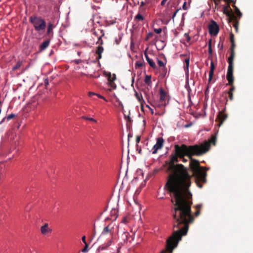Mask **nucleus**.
I'll return each instance as SVG.
<instances>
[{"mask_svg":"<svg viewBox=\"0 0 253 253\" xmlns=\"http://www.w3.org/2000/svg\"><path fill=\"white\" fill-rule=\"evenodd\" d=\"M188 148L189 146L184 144L174 145L175 154L170 156L168 169L171 173L165 185L172 197L173 211L179 215L183 213H192V194L189 189L192 183L191 175L187 168L182 164H175L178 162V158L186 156Z\"/></svg>","mask_w":253,"mask_h":253,"instance_id":"1","label":"nucleus"},{"mask_svg":"<svg viewBox=\"0 0 253 253\" xmlns=\"http://www.w3.org/2000/svg\"><path fill=\"white\" fill-rule=\"evenodd\" d=\"M216 142V136L213 135L208 141H205L199 144L189 146L188 154L186 155V156L190 160L189 167L193 173L192 175L190 174L191 178L194 176L197 179L202 180L203 182H206L207 174V172L203 170L204 168L201 167L199 162L193 159L192 157L193 156H200L205 154L209 151L211 145L212 144L215 145Z\"/></svg>","mask_w":253,"mask_h":253,"instance_id":"2","label":"nucleus"},{"mask_svg":"<svg viewBox=\"0 0 253 253\" xmlns=\"http://www.w3.org/2000/svg\"><path fill=\"white\" fill-rule=\"evenodd\" d=\"M173 211L172 217L174 220L173 225V233L167 240L166 248L160 253H172L173 250L177 247L178 243L181 240L183 236L187 234L189 230V224L193 223L194 217L192 213H182L180 215H176Z\"/></svg>","mask_w":253,"mask_h":253,"instance_id":"3","label":"nucleus"},{"mask_svg":"<svg viewBox=\"0 0 253 253\" xmlns=\"http://www.w3.org/2000/svg\"><path fill=\"white\" fill-rule=\"evenodd\" d=\"M29 21L33 25L35 30L37 32L44 31L46 28V22L41 17L31 16Z\"/></svg>","mask_w":253,"mask_h":253,"instance_id":"4","label":"nucleus"},{"mask_svg":"<svg viewBox=\"0 0 253 253\" xmlns=\"http://www.w3.org/2000/svg\"><path fill=\"white\" fill-rule=\"evenodd\" d=\"M233 61L234 60H231V59L230 60H228L229 65L228 67L226 78L228 81L229 85H232L234 83V78L233 76Z\"/></svg>","mask_w":253,"mask_h":253,"instance_id":"5","label":"nucleus"},{"mask_svg":"<svg viewBox=\"0 0 253 253\" xmlns=\"http://www.w3.org/2000/svg\"><path fill=\"white\" fill-rule=\"evenodd\" d=\"M105 76L107 78L108 84L111 87L108 89V90L111 91L113 89H116L117 85L114 82L116 80V75L115 74H112L110 72H108L105 73Z\"/></svg>","mask_w":253,"mask_h":253,"instance_id":"6","label":"nucleus"},{"mask_svg":"<svg viewBox=\"0 0 253 253\" xmlns=\"http://www.w3.org/2000/svg\"><path fill=\"white\" fill-rule=\"evenodd\" d=\"M219 31L218 24L214 20H212L209 25V31L211 35L216 36Z\"/></svg>","mask_w":253,"mask_h":253,"instance_id":"7","label":"nucleus"},{"mask_svg":"<svg viewBox=\"0 0 253 253\" xmlns=\"http://www.w3.org/2000/svg\"><path fill=\"white\" fill-rule=\"evenodd\" d=\"M164 140L162 137H159L157 139V142L152 148V154H155L157 153L158 150L162 149L163 146Z\"/></svg>","mask_w":253,"mask_h":253,"instance_id":"8","label":"nucleus"},{"mask_svg":"<svg viewBox=\"0 0 253 253\" xmlns=\"http://www.w3.org/2000/svg\"><path fill=\"white\" fill-rule=\"evenodd\" d=\"M227 118V115L224 113V110L219 111L215 119L216 122H218L217 126H220Z\"/></svg>","mask_w":253,"mask_h":253,"instance_id":"9","label":"nucleus"},{"mask_svg":"<svg viewBox=\"0 0 253 253\" xmlns=\"http://www.w3.org/2000/svg\"><path fill=\"white\" fill-rule=\"evenodd\" d=\"M223 12L229 17L231 18H236V16L233 14L232 9L230 8L229 4H228L227 6H223Z\"/></svg>","mask_w":253,"mask_h":253,"instance_id":"10","label":"nucleus"},{"mask_svg":"<svg viewBox=\"0 0 253 253\" xmlns=\"http://www.w3.org/2000/svg\"><path fill=\"white\" fill-rule=\"evenodd\" d=\"M41 232L42 235H46L47 234L51 233L52 230L48 227V224L46 223L41 227Z\"/></svg>","mask_w":253,"mask_h":253,"instance_id":"11","label":"nucleus"},{"mask_svg":"<svg viewBox=\"0 0 253 253\" xmlns=\"http://www.w3.org/2000/svg\"><path fill=\"white\" fill-rule=\"evenodd\" d=\"M93 34L97 37L98 36V41L97 42V43L100 42V44L102 45L103 44V42L102 40V37L104 35V33L103 32V31L98 30L97 31H94L93 32Z\"/></svg>","mask_w":253,"mask_h":253,"instance_id":"12","label":"nucleus"},{"mask_svg":"<svg viewBox=\"0 0 253 253\" xmlns=\"http://www.w3.org/2000/svg\"><path fill=\"white\" fill-rule=\"evenodd\" d=\"M236 45L235 42L231 43V45L230 48V56L228 58V60H234L235 55V48Z\"/></svg>","mask_w":253,"mask_h":253,"instance_id":"13","label":"nucleus"},{"mask_svg":"<svg viewBox=\"0 0 253 253\" xmlns=\"http://www.w3.org/2000/svg\"><path fill=\"white\" fill-rule=\"evenodd\" d=\"M104 51V48L102 46V45L98 46L97 47V49L96 50V54H97V57H96V60H99L102 58V53Z\"/></svg>","mask_w":253,"mask_h":253,"instance_id":"14","label":"nucleus"},{"mask_svg":"<svg viewBox=\"0 0 253 253\" xmlns=\"http://www.w3.org/2000/svg\"><path fill=\"white\" fill-rule=\"evenodd\" d=\"M112 241L110 240L108 241L106 243H105L101 246H100L97 250L98 251H102L106 250L112 244Z\"/></svg>","mask_w":253,"mask_h":253,"instance_id":"15","label":"nucleus"},{"mask_svg":"<svg viewBox=\"0 0 253 253\" xmlns=\"http://www.w3.org/2000/svg\"><path fill=\"white\" fill-rule=\"evenodd\" d=\"M50 40H47L43 42L40 45V51H42L45 49L49 45Z\"/></svg>","mask_w":253,"mask_h":253,"instance_id":"16","label":"nucleus"},{"mask_svg":"<svg viewBox=\"0 0 253 253\" xmlns=\"http://www.w3.org/2000/svg\"><path fill=\"white\" fill-rule=\"evenodd\" d=\"M214 66L213 62L212 61L211 63L210 66V71L209 73V82H210L212 79V78L213 76L214 70Z\"/></svg>","mask_w":253,"mask_h":253,"instance_id":"17","label":"nucleus"},{"mask_svg":"<svg viewBox=\"0 0 253 253\" xmlns=\"http://www.w3.org/2000/svg\"><path fill=\"white\" fill-rule=\"evenodd\" d=\"M54 28L53 25L51 23H49L48 24L47 26V30L46 34L48 36H52L53 35V29Z\"/></svg>","mask_w":253,"mask_h":253,"instance_id":"18","label":"nucleus"},{"mask_svg":"<svg viewBox=\"0 0 253 253\" xmlns=\"http://www.w3.org/2000/svg\"><path fill=\"white\" fill-rule=\"evenodd\" d=\"M16 115L14 114H11L5 117H4L2 120L0 122V125L2 124L3 123H4L5 121H8L10 120L11 119L14 118Z\"/></svg>","mask_w":253,"mask_h":253,"instance_id":"19","label":"nucleus"},{"mask_svg":"<svg viewBox=\"0 0 253 253\" xmlns=\"http://www.w3.org/2000/svg\"><path fill=\"white\" fill-rule=\"evenodd\" d=\"M184 62L186 64L185 67H184V71L186 73V74L188 76L189 75V62H190V57H188L185 59Z\"/></svg>","mask_w":253,"mask_h":253,"instance_id":"20","label":"nucleus"},{"mask_svg":"<svg viewBox=\"0 0 253 253\" xmlns=\"http://www.w3.org/2000/svg\"><path fill=\"white\" fill-rule=\"evenodd\" d=\"M233 7L235 9L236 14L238 15L239 18H240L242 15V13L240 11L239 9L235 5V2L232 5Z\"/></svg>","mask_w":253,"mask_h":253,"instance_id":"21","label":"nucleus"},{"mask_svg":"<svg viewBox=\"0 0 253 253\" xmlns=\"http://www.w3.org/2000/svg\"><path fill=\"white\" fill-rule=\"evenodd\" d=\"M135 96L136 97V98L137 99V100L139 101V102L142 105V102H144V100H143V99L142 98V95L141 94H139L138 92L135 91Z\"/></svg>","mask_w":253,"mask_h":253,"instance_id":"22","label":"nucleus"},{"mask_svg":"<svg viewBox=\"0 0 253 253\" xmlns=\"http://www.w3.org/2000/svg\"><path fill=\"white\" fill-rule=\"evenodd\" d=\"M139 12L134 17V21H143L144 19V17Z\"/></svg>","mask_w":253,"mask_h":253,"instance_id":"23","label":"nucleus"},{"mask_svg":"<svg viewBox=\"0 0 253 253\" xmlns=\"http://www.w3.org/2000/svg\"><path fill=\"white\" fill-rule=\"evenodd\" d=\"M166 94L165 91L163 89H161L160 90V100L164 101L166 99Z\"/></svg>","mask_w":253,"mask_h":253,"instance_id":"24","label":"nucleus"},{"mask_svg":"<svg viewBox=\"0 0 253 253\" xmlns=\"http://www.w3.org/2000/svg\"><path fill=\"white\" fill-rule=\"evenodd\" d=\"M149 65L153 69L156 68L157 66L154 62V61L152 59H150L147 61Z\"/></svg>","mask_w":253,"mask_h":253,"instance_id":"25","label":"nucleus"},{"mask_svg":"<svg viewBox=\"0 0 253 253\" xmlns=\"http://www.w3.org/2000/svg\"><path fill=\"white\" fill-rule=\"evenodd\" d=\"M111 230H112L111 229H110L109 226L108 225L104 228V229L102 232V235H105L107 233H110V232H111Z\"/></svg>","mask_w":253,"mask_h":253,"instance_id":"26","label":"nucleus"},{"mask_svg":"<svg viewBox=\"0 0 253 253\" xmlns=\"http://www.w3.org/2000/svg\"><path fill=\"white\" fill-rule=\"evenodd\" d=\"M145 3L144 1H141L140 3V5L139 7V12H143L145 10V8H144V6L145 5Z\"/></svg>","mask_w":253,"mask_h":253,"instance_id":"27","label":"nucleus"},{"mask_svg":"<svg viewBox=\"0 0 253 253\" xmlns=\"http://www.w3.org/2000/svg\"><path fill=\"white\" fill-rule=\"evenodd\" d=\"M22 65V62L18 61L16 63L15 65L13 67V70H16L19 69Z\"/></svg>","mask_w":253,"mask_h":253,"instance_id":"28","label":"nucleus"},{"mask_svg":"<svg viewBox=\"0 0 253 253\" xmlns=\"http://www.w3.org/2000/svg\"><path fill=\"white\" fill-rule=\"evenodd\" d=\"M151 77L149 76H146L145 78V83L149 85L151 84Z\"/></svg>","mask_w":253,"mask_h":253,"instance_id":"29","label":"nucleus"},{"mask_svg":"<svg viewBox=\"0 0 253 253\" xmlns=\"http://www.w3.org/2000/svg\"><path fill=\"white\" fill-rule=\"evenodd\" d=\"M232 19L235 20V23L233 24V26L235 28L236 32H237V31H238V24H239V22L237 20V18L236 17V18H232Z\"/></svg>","mask_w":253,"mask_h":253,"instance_id":"30","label":"nucleus"},{"mask_svg":"<svg viewBox=\"0 0 253 253\" xmlns=\"http://www.w3.org/2000/svg\"><path fill=\"white\" fill-rule=\"evenodd\" d=\"M84 247L82 249V251L83 253H86L88 251V245L87 244H85Z\"/></svg>","mask_w":253,"mask_h":253,"instance_id":"31","label":"nucleus"},{"mask_svg":"<svg viewBox=\"0 0 253 253\" xmlns=\"http://www.w3.org/2000/svg\"><path fill=\"white\" fill-rule=\"evenodd\" d=\"M144 63L141 61H137L135 63L136 67H142L143 66Z\"/></svg>","mask_w":253,"mask_h":253,"instance_id":"32","label":"nucleus"},{"mask_svg":"<svg viewBox=\"0 0 253 253\" xmlns=\"http://www.w3.org/2000/svg\"><path fill=\"white\" fill-rule=\"evenodd\" d=\"M82 118L86 120H89V121H93L94 122H96V120L92 118H89V117H85V116H83Z\"/></svg>","mask_w":253,"mask_h":253,"instance_id":"33","label":"nucleus"},{"mask_svg":"<svg viewBox=\"0 0 253 253\" xmlns=\"http://www.w3.org/2000/svg\"><path fill=\"white\" fill-rule=\"evenodd\" d=\"M230 41L231 43L235 42L234 36L232 33H230Z\"/></svg>","mask_w":253,"mask_h":253,"instance_id":"34","label":"nucleus"},{"mask_svg":"<svg viewBox=\"0 0 253 253\" xmlns=\"http://www.w3.org/2000/svg\"><path fill=\"white\" fill-rule=\"evenodd\" d=\"M195 179H196V182L197 186L199 187V188H202L203 187V186L200 183V182H202L203 183H204V182L202 180H199L197 179L196 178H195Z\"/></svg>","mask_w":253,"mask_h":253,"instance_id":"35","label":"nucleus"},{"mask_svg":"<svg viewBox=\"0 0 253 253\" xmlns=\"http://www.w3.org/2000/svg\"><path fill=\"white\" fill-rule=\"evenodd\" d=\"M158 64L160 67H164L166 63H164L163 61L161 60H158Z\"/></svg>","mask_w":253,"mask_h":253,"instance_id":"36","label":"nucleus"},{"mask_svg":"<svg viewBox=\"0 0 253 253\" xmlns=\"http://www.w3.org/2000/svg\"><path fill=\"white\" fill-rule=\"evenodd\" d=\"M184 36H185V38H186V41H187V42H190V39H190V36H189L188 34V33H185V34H184Z\"/></svg>","mask_w":253,"mask_h":253,"instance_id":"37","label":"nucleus"},{"mask_svg":"<svg viewBox=\"0 0 253 253\" xmlns=\"http://www.w3.org/2000/svg\"><path fill=\"white\" fill-rule=\"evenodd\" d=\"M230 85L231 86V87L230 88L229 91L228 92H232V93H233V92L235 90V87H234V86L233 85V84H232V85Z\"/></svg>","mask_w":253,"mask_h":253,"instance_id":"38","label":"nucleus"},{"mask_svg":"<svg viewBox=\"0 0 253 253\" xmlns=\"http://www.w3.org/2000/svg\"><path fill=\"white\" fill-rule=\"evenodd\" d=\"M229 95V98L230 100H232L233 99V94L232 92H228Z\"/></svg>","mask_w":253,"mask_h":253,"instance_id":"39","label":"nucleus"},{"mask_svg":"<svg viewBox=\"0 0 253 253\" xmlns=\"http://www.w3.org/2000/svg\"><path fill=\"white\" fill-rule=\"evenodd\" d=\"M147 48L144 51V56H145V57L146 58V60L148 61V60H149L150 58L148 56V54H147Z\"/></svg>","mask_w":253,"mask_h":253,"instance_id":"40","label":"nucleus"},{"mask_svg":"<svg viewBox=\"0 0 253 253\" xmlns=\"http://www.w3.org/2000/svg\"><path fill=\"white\" fill-rule=\"evenodd\" d=\"M154 31L157 34H160L162 32V29L161 28L155 29L154 30Z\"/></svg>","mask_w":253,"mask_h":253,"instance_id":"41","label":"nucleus"},{"mask_svg":"<svg viewBox=\"0 0 253 253\" xmlns=\"http://www.w3.org/2000/svg\"><path fill=\"white\" fill-rule=\"evenodd\" d=\"M213 0V2L216 6L218 5L221 1V0Z\"/></svg>","mask_w":253,"mask_h":253,"instance_id":"42","label":"nucleus"},{"mask_svg":"<svg viewBox=\"0 0 253 253\" xmlns=\"http://www.w3.org/2000/svg\"><path fill=\"white\" fill-rule=\"evenodd\" d=\"M140 136L138 135L136 136V144H138V143L140 142Z\"/></svg>","mask_w":253,"mask_h":253,"instance_id":"43","label":"nucleus"},{"mask_svg":"<svg viewBox=\"0 0 253 253\" xmlns=\"http://www.w3.org/2000/svg\"><path fill=\"white\" fill-rule=\"evenodd\" d=\"M136 146H137V151L138 152V153L141 154V149L140 148H139L138 147V144H136Z\"/></svg>","mask_w":253,"mask_h":253,"instance_id":"44","label":"nucleus"},{"mask_svg":"<svg viewBox=\"0 0 253 253\" xmlns=\"http://www.w3.org/2000/svg\"><path fill=\"white\" fill-rule=\"evenodd\" d=\"M153 33H149L147 34V37H146V40H148V39H149L150 37H151L152 36H153Z\"/></svg>","mask_w":253,"mask_h":253,"instance_id":"45","label":"nucleus"},{"mask_svg":"<svg viewBox=\"0 0 253 253\" xmlns=\"http://www.w3.org/2000/svg\"><path fill=\"white\" fill-rule=\"evenodd\" d=\"M208 52H209V55L210 56H211L212 54V50L211 47H210V48H208Z\"/></svg>","mask_w":253,"mask_h":253,"instance_id":"46","label":"nucleus"},{"mask_svg":"<svg viewBox=\"0 0 253 253\" xmlns=\"http://www.w3.org/2000/svg\"><path fill=\"white\" fill-rule=\"evenodd\" d=\"M86 237L85 236H84L82 237V241L83 242V243L85 244H87L86 242Z\"/></svg>","mask_w":253,"mask_h":253,"instance_id":"47","label":"nucleus"},{"mask_svg":"<svg viewBox=\"0 0 253 253\" xmlns=\"http://www.w3.org/2000/svg\"><path fill=\"white\" fill-rule=\"evenodd\" d=\"M201 207H202V205L199 204V205H197L196 206V209L197 210L200 211Z\"/></svg>","mask_w":253,"mask_h":253,"instance_id":"48","label":"nucleus"},{"mask_svg":"<svg viewBox=\"0 0 253 253\" xmlns=\"http://www.w3.org/2000/svg\"><path fill=\"white\" fill-rule=\"evenodd\" d=\"M96 94H97L96 93H95L93 92H89L88 93V95L89 97H92L93 95H96Z\"/></svg>","mask_w":253,"mask_h":253,"instance_id":"49","label":"nucleus"},{"mask_svg":"<svg viewBox=\"0 0 253 253\" xmlns=\"http://www.w3.org/2000/svg\"><path fill=\"white\" fill-rule=\"evenodd\" d=\"M182 8L184 10H187V6H186V2H184V3H183V4L182 5Z\"/></svg>","mask_w":253,"mask_h":253,"instance_id":"50","label":"nucleus"},{"mask_svg":"<svg viewBox=\"0 0 253 253\" xmlns=\"http://www.w3.org/2000/svg\"><path fill=\"white\" fill-rule=\"evenodd\" d=\"M200 211H199V210H197V211L195 213V215L196 216H198V215H200Z\"/></svg>","mask_w":253,"mask_h":253,"instance_id":"51","label":"nucleus"},{"mask_svg":"<svg viewBox=\"0 0 253 253\" xmlns=\"http://www.w3.org/2000/svg\"><path fill=\"white\" fill-rule=\"evenodd\" d=\"M168 0H162V1H161V5H162V6H164L166 4V1H167Z\"/></svg>","mask_w":253,"mask_h":253,"instance_id":"52","label":"nucleus"},{"mask_svg":"<svg viewBox=\"0 0 253 253\" xmlns=\"http://www.w3.org/2000/svg\"><path fill=\"white\" fill-rule=\"evenodd\" d=\"M210 47H211V40H209L208 42V48H210Z\"/></svg>","mask_w":253,"mask_h":253,"instance_id":"53","label":"nucleus"},{"mask_svg":"<svg viewBox=\"0 0 253 253\" xmlns=\"http://www.w3.org/2000/svg\"><path fill=\"white\" fill-rule=\"evenodd\" d=\"M179 9H177L175 12L174 13H173V15H172V18L173 19L174 18V17L176 16L177 13L178 12V11H179Z\"/></svg>","mask_w":253,"mask_h":253,"instance_id":"54","label":"nucleus"},{"mask_svg":"<svg viewBox=\"0 0 253 253\" xmlns=\"http://www.w3.org/2000/svg\"><path fill=\"white\" fill-rule=\"evenodd\" d=\"M114 96L117 99V101H119V105L123 106V104L122 103V102L119 100V99L116 97V96L115 95H114Z\"/></svg>","mask_w":253,"mask_h":253,"instance_id":"55","label":"nucleus"},{"mask_svg":"<svg viewBox=\"0 0 253 253\" xmlns=\"http://www.w3.org/2000/svg\"><path fill=\"white\" fill-rule=\"evenodd\" d=\"M182 160V162L185 163L187 161V160L184 158V157H183V158H179Z\"/></svg>","mask_w":253,"mask_h":253,"instance_id":"56","label":"nucleus"},{"mask_svg":"<svg viewBox=\"0 0 253 253\" xmlns=\"http://www.w3.org/2000/svg\"><path fill=\"white\" fill-rule=\"evenodd\" d=\"M81 61H82V60L81 59H77V60H75V62L77 64L80 63L81 62Z\"/></svg>","mask_w":253,"mask_h":253,"instance_id":"57","label":"nucleus"},{"mask_svg":"<svg viewBox=\"0 0 253 253\" xmlns=\"http://www.w3.org/2000/svg\"><path fill=\"white\" fill-rule=\"evenodd\" d=\"M225 1L227 2V3H230V2H233L234 3V2H235L234 0H224Z\"/></svg>","mask_w":253,"mask_h":253,"instance_id":"58","label":"nucleus"},{"mask_svg":"<svg viewBox=\"0 0 253 253\" xmlns=\"http://www.w3.org/2000/svg\"><path fill=\"white\" fill-rule=\"evenodd\" d=\"M44 84L46 86L48 84V79H46L45 80H44Z\"/></svg>","mask_w":253,"mask_h":253,"instance_id":"59","label":"nucleus"},{"mask_svg":"<svg viewBox=\"0 0 253 253\" xmlns=\"http://www.w3.org/2000/svg\"><path fill=\"white\" fill-rule=\"evenodd\" d=\"M96 96H97L99 98H102V99L105 100V98L103 96H102L101 95H100V94H97Z\"/></svg>","mask_w":253,"mask_h":253,"instance_id":"60","label":"nucleus"},{"mask_svg":"<svg viewBox=\"0 0 253 253\" xmlns=\"http://www.w3.org/2000/svg\"><path fill=\"white\" fill-rule=\"evenodd\" d=\"M204 168L203 169V170L204 171H205L206 172V171L209 169V168H206L205 167H204Z\"/></svg>","mask_w":253,"mask_h":253,"instance_id":"61","label":"nucleus"},{"mask_svg":"<svg viewBox=\"0 0 253 253\" xmlns=\"http://www.w3.org/2000/svg\"><path fill=\"white\" fill-rule=\"evenodd\" d=\"M132 137L131 134L130 133H129V134H128V141H129V138H130V137Z\"/></svg>","mask_w":253,"mask_h":253,"instance_id":"62","label":"nucleus"},{"mask_svg":"<svg viewBox=\"0 0 253 253\" xmlns=\"http://www.w3.org/2000/svg\"><path fill=\"white\" fill-rule=\"evenodd\" d=\"M222 48H223V43L221 44V47H220L221 49H222Z\"/></svg>","mask_w":253,"mask_h":253,"instance_id":"63","label":"nucleus"},{"mask_svg":"<svg viewBox=\"0 0 253 253\" xmlns=\"http://www.w3.org/2000/svg\"><path fill=\"white\" fill-rule=\"evenodd\" d=\"M80 53H81V52H78V54L79 55H80Z\"/></svg>","mask_w":253,"mask_h":253,"instance_id":"64","label":"nucleus"}]
</instances>
